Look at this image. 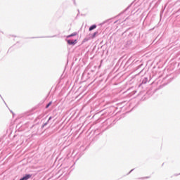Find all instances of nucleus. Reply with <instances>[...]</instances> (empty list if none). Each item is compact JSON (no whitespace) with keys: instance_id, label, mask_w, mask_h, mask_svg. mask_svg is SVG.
Returning a JSON list of instances; mask_svg holds the SVG:
<instances>
[{"instance_id":"4be33fe9","label":"nucleus","mask_w":180,"mask_h":180,"mask_svg":"<svg viewBox=\"0 0 180 180\" xmlns=\"http://www.w3.org/2000/svg\"><path fill=\"white\" fill-rule=\"evenodd\" d=\"M0 96H1V99L4 101V98H2V96H1V94H0Z\"/></svg>"},{"instance_id":"20e7f679","label":"nucleus","mask_w":180,"mask_h":180,"mask_svg":"<svg viewBox=\"0 0 180 180\" xmlns=\"http://www.w3.org/2000/svg\"><path fill=\"white\" fill-rule=\"evenodd\" d=\"M65 41H67L68 44H69V46H75V44H77V43H78V40L77 39H65Z\"/></svg>"},{"instance_id":"412c9836","label":"nucleus","mask_w":180,"mask_h":180,"mask_svg":"<svg viewBox=\"0 0 180 180\" xmlns=\"http://www.w3.org/2000/svg\"><path fill=\"white\" fill-rule=\"evenodd\" d=\"M125 33H127V30L125 31L124 32H123L122 36H123V34H124Z\"/></svg>"},{"instance_id":"9b49d317","label":"nucleus","mask_w":180,"mask_h":180,"mask_svg":"<svg viewBox=\"0 0 180 180\" xmlns=\"http://www.w3.org/2000/svg\"><path fill=\"white\" fill-rule=\"evenodd\" d=\"M49 122L48 121H46L45 123H44L42 125H41V129H44V127H46V126H47V124H49Z\"/></svg>"},{"instance_id":"0eeeda50","label":"nucleus","mask_w":180,"mask_h":180,"mask_svg":"<svg viewBox=\"0 0 180 180\" xmlns=\"http://www.w3.org/2000/svg\"><path fill=\"white\" fill-rule=\"evenodd\" d=\"M56 35H53V36H48V37H32V39H43L44 37L46 38H51V37H56Z\"/></svg>"},{"instance_id":"1a4fd4ad","label":"nucleus","mask_w":180,"mask_h":180,"mask_svg":"<svg viewBox=\"0 0 180 180\" xmlns=\"http://www.w3.org/2000/svg\"><path fill=\"white\" fill-rule=\"evenodd\" d=\"M77 34H78V33L77 32H73L69 35L67 36V39H70V37H74V36H77Z\"/></svg>"},{"instance_id":"39448f33","label":"nucleus","mask_w":180,"mask_h":180,"mask_svg":"<svg viewBox=\"0 0 180 180\" xmlns=\"http://www.w3.org/2000/svg\"><path fill=\"white\" fill-rule=\"evenodd\" d=\"M148 82V77H143L141 79V84H139V86H141V85H144Z\"/></svg>"},{"instance_id":"423d86ee","label":"nucleus","mask_w":180,"mask_h":180,"mask_svg":"<svg viewBox=\"0 0 180 180\" xmlns=\"http://www.w3.org/2000/svg\"><path fill=\"white\" fill-rule=\"evenodd\" d=\"M97 25L96 24H94L91 25L89 28V32H92V30H94V29H96Z\"/></svg>"},{"instance_id":"4468645a","label":"nucleus","mask_w":180,"mask_h":180,"mask_svg":"<svg viewBox=\"0 0 180 180\" xmlns=\"http://www.w3.org/2000/svg\"><path fill=\"white\" fill-rule=\"evenodd\" d=\"M89 40V39L88 38H84L82 41V43H86V41H88Z\"/></svg>"},{"instance_id":"dca6fc26","label":"nucleus","mask_w":180,"mask_h":180,"mask_svg":"<svg viewBox=\"0 0 180 180\" xmlns=\"http://www.w3.org/2000/svg\"><path fill=\"white\" fill-rule=\"evenodd\" d=\"M134 169H132L131 170H130V172L127 174V175H130V174H131V172H133V170H134Z\"/></svg>"},{"instance_id":"f257e3e1","label":"nucleus","mask_w":180,"mask_h":180,"mask_svg":"<svg viewBox=\"0 0 180 180\" xmlns=\"http://www.w3.org/2000/svg\"><path fill=\"white\" fill-rule=\"evenodd\" d=\"M113 123H115V120H113V118L110 117L107 119L102 124V131H105V130H108L110 129V127H112V126L115 124Z\"/></svg>"},{"instance_id":"6ab92c4d","label":"nucleus","mask_w":180,"mask_h":180,"mask_svg":"<svg viewBox=\"0 0 180 180\" xmlns=\"http://www.w3.org/2000/svg\"><path fill=\"white\" fill-rule=\"evenodd\" d=\"M148 178H150V176L143 177L142 179H148Z\"/></svg>"},{"instance_id":"ddd939ff","label":"nucleus","mask_w":180,"mask_h":180,"mask_svg":"<svg viewBox=\"0 0 180 180\" xmlns=\"http://www.w3.org/2000/svg\"><path fill=\"white\" fill-rule=\"evenodd\" d=\"M41 117H43V115H40L38 117H37L36 120H40V119H41Z\"/></svg>"},{"instance_id":"a211bd4d","label":"nucleus","mask_w":180,"mask_h":180,"mask_svg":"<svg viewBox=\"0 0 180 180\" xmlns=\"http://www.w3.org/2000/svg\"><path fill=\"white\" fill-rule=\"evenodd\" d=\"M120 20V19H118V20H117L116 21H115V22H114V25L116 24V23H117Z\"/></svg>"},{"instance_id":"c85d7f7f","label":"nucleus","mask_w":180,"mask_h":180,"mask_svg":"<svg viewBox=\"0 0 180 180\" xmlns=\"http://www.w3.org/2000/svg\"><path fill=\"white\" fill-rule=\"evenodd\" d=\"M179 65H180V63L179 64Z\"/></svg>"},{"instance_id":"aec40b11","label":"nucleus","mask_w":180,"mask_h":180,"mask_svg":"<svg viewBox=\"0 0 180 180\" xmlns=\"http://www.w3.org/2000/svg\"><path fill=\"white\" fill-rule=\"evenodd\" d=\"M73 4H74V5L77 6V2L75 1H75H73Z\"/></svg>"},{"instance_id":"7ed1b4c3","label":"nucleus","mask_w":180,"mask_h":180,"mask_svg":"<svg viewBox=\"0 0 180 180\" xmlns=\"http://www.w3.org/2000/svg\"><path fill=\"white\" fill-rule=\"evenodd\" d=\"M134 2H132L130 5H129L126 9H124L122 12H121L120 13H119L117 15L114 17V19H117V18H119V16H121V15H123V13H124V12H127V11H129V9H130V8H131V5H133Z\"/></svg>"},{"instance_id":"a878e982","label":"nucleus","mask_w":180,"mask_h":180,"mask_svg":"<svg viewBox=\"0 0 180 180\" xmlns=\"http://www.w3.org/2000/svg\"><path fill=\"white\" fill-rule=\"evenodd\" d=\"M4 102L5 105H6V103H5V101H4Z\"/></svg>"},{"instance_id":"393cba45","label":"nucleus","mask_w":180,"mask_h":180,"mask_svg":"<svg viewBox=\"0 0 180 180\" xmlns=\"http://www.w3.org/2000/svg\"><path fill=\"white\" fill-rule=\"evenodd\" d=\"M73 2H75V0H72Z\"/></svg>"},{"instance_id":"f8f14e48","label":"nucleus","mask_w":180,"mask_h":180,"mask_svg":"<svg viewBox=\"0 0 180 180\" xmlns=\"http://www.w3.org/2000/svg\"><path fill=\"white\" fill-rule=\"evenodd\" d=\"M96 34H98V31H96L94 33L92 34L91 35L92 39H94V37H96Z\"/></svg>"},{"instance_id":"2eb2a0df","label":"nucleus","mask_w":180,"mask_h":180,"mask_svg":"<svg viewBox=\"0 0 180 180\" xmlns=\"http://www.w3.org/2000/svg\"><path fill=\"white\" fill-rule=\"evenodd\" d=\"M51 119H53V117H49V118L48 119L47 122H49L50 123Z\"/></svg>"},{"instance_id":"6e6552de","label":"nucleus","mask_w":180,"mask_h":180,"mask_svg":"<svg viewBox=\"0 0 180 180\" xmlns=\"http://www.w3.org/2000/svg\"><path fill=\"white\" fill-rule=\"evenodd\" d=\"M131 43H133V41H131V39H129L128 41H127L126 47H130V46H131Z\"/></svg>"},{"instance_id":"5701e85b","label":"nucleus","mask_w":180,"mask_h":180,"mask_svg":"<svg viewBox=\"0 0 180 180\" xmlns=\"http://www.w3.org/2000/svg\"><path fill=\"white\" fill-rule=\"evenodd\" d=\"M140 67H141V65H139V66H138V68H140Z\"/></svg>"},{"instance_id":"f3484780","label":"nucleus","mask_w":180,"mask_h":180,"mask_svg":"<svg viewBox=\"0 0 180 180\" xmlns=\"http://www.w3.org/2000/svg\"><path fill=\"white\" fill-rule=\"evenodd\" d=\"M77 12H78V13H77V15L76 16V19H77V18H78V16H79V10H77Z\"/></svg>"},{"instance_id":"b1692460","label":"nucleus","mask_w":180,"mask_h":180,"mask_svg":"<svg viewBox=\"0 0 180 180\" xmlns=\"http://www.w3.org/2000/svg\"><path fill=\"white\" fill-rule=\"evenodd\" d=\"M175 175V176H178V175H179V174H174Z\"/></svg>"},{"instance_id":"cd10ccee","label":"nucleus","mask_w":180,"mask_h":180,"mask_svg":"<svg viewBox=\"0 0 180 180\" xmlns=\"http://www.w3.org/2000/svg\"><path fill=\"white\" fill-rule=\"evenodd\" d=\"M148 94H150V91H148Z\"/></svg>"},{"instance_id":"9d476101","label":"nucleus","mask_w":180,"mask_h":180,"mask_svg":"<svg viewBox=\"0 0 180 180\" xmlns=\"http://www.w3.org/2000/svg\"><path fill=\"white\" fill-rule=\"evenodd\" d=\"M53 102L52 101H50L49 103H48L46 106H45V108L46 109H49V108H50V106H51Z\"/></svg>"},{"instance_id":"bb28decb","label":"nucleus","mask_w":180,"mask_h":180,"mask_svg":"<svg viewBox=\"0 0 180 180\" xmlns=\"http://www.w3.org/2000/svg\"><path fill=\"white\" fill-rule=\"evenodd\" d=\"M11 113H13V112H12V111H11Z\"/></svg>"},{"instance_id":"f03ea898","label":"nucleus","mask_w":180,"mask_h":180,"mask_svg":"<svg viewBox=\"0 0 180 180\" xmlns=\"http://www.w3.org/2000/svg\"><path fill=\"white\" fill-rule=\"evenodd\" d=\"M179 74H180V71H178L177 72H175V73H171L169 75H167V76L164 78V81H167V82L163 83L162 84V86H165V85H168V84H169V82H171L172 79H174V78H176V77H178Z\"/></svg>"}]
</instances>
